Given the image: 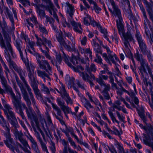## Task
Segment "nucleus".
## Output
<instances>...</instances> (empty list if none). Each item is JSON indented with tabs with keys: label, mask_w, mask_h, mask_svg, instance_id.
Wrapping results in <instances>:
<instances>
[{
	"label": "nucleus",
	"mask_w": 153,
	"mask_h": 153,
	"mask_svg": "<svg viewBox=\"0 0 153 153\" xmlns=\"http://www.w3.org/2000/svg\"><path fill=\"white\" fill-rule=\"evenodd\" d=\"M60 16L61 18L63 26L64 27H65L66 26L69 27L70 26L69 24L66 22L65 19L63 15L62 14H60Z\"/></svg>",
	"instance_id": "72a5a7b5"
},
{
	"label": "nucleus",
	"mask_w": 153,
	"mask_h": 153,
	"mask_svg": "<svg viewBox=\"0 0 153 153\" xmlns=\"http://www.w3.org/2000/svg\"><path fill=\"white\" fill-rule=\"evenodd\" d=\"M13 133L16 138L19 139V140L26 148L24 149V151L27 153H31L28 150V148L30 149V148L27 143V142L22 138L23 136L22 133L21 131L19 132L16 129L13 131Z\"/></svg>",
	"instance_id": "ddd939ff"
},
{
	"label": "nucleus",
	"mask_w": 153,
	"mask_h": 153,
	"mask_svg": "<svg viewBox=\"0 0 153 153\" xmlns=\"http://www.w3.org/2000/svg\"><path fill=\"white\" fill-rule=\"evenodd\" d=\"M87 18H84L83 19V22L85 24L88 25L89 24L88 22V20L91 21V17L89 15H87Z\"/></svg>",
	"instance_id": "a18cd8bd"
},
{
	"label": "nucleus",
	"mask_w": 153,
	"mask_h": 153,
	"mask_svg": "<svg viewBox=\"0 0 153 153\" xmlns=\"http://www.w3.org/2000/svg\"><path fill=\"white\" fill-rule=\"evenodd\" d=\"M0 61L2 65L3 66L5 70V72L6 73V75L7 76H8V73H10V71L7 66V65H6L4 62V61L1 55L0 54Z\"/></svg>",
	"instance_id": "b1692460"
},
{
	"label": "nucleus",
	"mask_w": 153,
	"mask_h": 153,
	"mask_svg": "<svg viewBox=\"0 0 153 153\" xmlns=\"http://www.w3.org/2000/svg\"><path fill=\"white\" fill-rule=\"evenodd\" d=\"M143 141L146 145L151 147L153 151V142H149L146 140H144Z\"/></svg>",
	"instance_id": "864d4df0"
},
{
	"label": "nucleus",
	"mask_w": 153,
	"mask_h": 153,
	"mask_svg": "<svg viewBox=\"0 0 153 153\" xmlns=\"http://www.w3.org/2000/svg\"><path fill=\"white\" fill-rule=\"evenodd\" d=\"M0 28L2 30V33L5 39L7 41H10V37L6 31V30L8 31L9 29L7 23L5 21H3L2 23H0Z\"/></svg>",
	"instance_id": "dca6fc26"
},
{
	"label": "nucleus",
	"mask_w": 153,
	"mask_h": 153,
	"mask_svg": "<svg viewBox=\"0 0 153 153\" xmlns=\"http://www.w3.org/2000/svg\"><path fill=\"white\" fill-rule=\"evenodd\" d=\"M22 4L25 6L29 5L30 3L28 0H20Z\"/></svg>",
	"instance_id": "13d9d810"
},
{
	"label": "nucleus",
	"mask_w": 153,
	"mask_h": 153,
	"mask_svg": "<svg viewBox=\"0 0 153 153\" xmlns=\"http://www.w3.org/2000/svg\"><path fill=\"white\" fill-rule=\"evenodd\" d=\"M23 62L27 68L28 76L31 82H34L36 80V73L34 70L36 67L35 65L32 63H29L27 58L25 59V60H24Z\"/></svg>",
	"instance_id": "9d476101"
},
{
	"label": "nucleus",
	"mask_w": 153,
	"mask_h": 153,
	"mask_svg": "<svg viewBox=\"0 0 153 153\" xmlns=\"http://www.w3.org/2000/svg\"><path fill=\"white\" fill-rule=\"evenodd\" d=\"M38 76L42 78L46 77L48 78V80H50L51 79L47 74L45 72H43L39 70L37 71Z\"/></svg>",
	"instance_id": "c85d7f7f"
},
{
	"label": "nucleus",
	"mask_w": 153,
	"mask_h": 153,
	"mask_svg": "<svg viewBox=\"0 0 153 153\" xmlns=\"http://www.w3.org/2000/svg\"><path fill=\"white\" fill-rule=\"evenodd\" d=\"M125 91L128 94H129V93L125 89L123 88H122V89H118L117 91V93L118 95H121L123 93V91Z\"/></svg>",
	"instance_id": "4d7b16f0"
},
{
	"label": "nucleus",
	"mask_w": 153,
	"mask_h": 153,
	"mask_svg": "<svg viewBox=\"0 0 153 153\" xmlns=\"http://www.w3.org/2000/svg\"><path fill=\"white\" fill-rule=\"evenodd\" d=\"M5 14L7 17L8 18L12 23V30H15V27L14 25V20L12 15L11 13V12L7 8L5 9L4 12Z\"/></svg>",
	"instance_id": "aec40b11"
},
{
	"label": "nucleus",
	"mask_w": 153,
	"mask_h": 153,
	"mask_svg": "<svg viewBox=\"0 0 153 153\" xmlns=\"http://www.w3.org/2000/svg\"><path fill=\"white\" fill-rule=\"evenodd\" d=\"M10 41H7V46H6V47L7 49V54L9 55V56L11 61L14 64H15V66H14L13 65L10 68L9 66L10 63L7 61L9 63V67L11 69H14L15 71H17L19 73L21 79L22 80V81L23 82L25 87L27 89L28 92L29 93L30 99L32 102L33 105L34 107H35L36 108H37V106L36 105V103L35 99L33 97V94L31 92V89L30 88L29 85L27 84V82L24 79V74L22 70V69H21L20 68H19V67H18L15 64V63L14 62L12 61L10 59V54L8 52V51H9V52L11 54L13 58H15L16 57V54L13 51L10 44Z\"/></svg>",
	"instance_id": "f03ea898"
},
{
	"label": "nucleus",
	"mask_w": 153,
	"mask_h": 153,
	"mask_svg": "<svg viewBox=\"0 0 153 153\" xmlns=\"http://www.w3.org/2000/svg\"><path fill=\"white\" fill-rule=\"evenodd\" d=\"M2 104L4 108V111L5 114L7 115L9 122L12 125L16 121V120L13 112V109L10 105L6 102L5 100L2 99Z\"/></svg>",
	"instance_id": "9b49d317"
},
{
	"label": "nucleus",
	"mask_w": 153,
	"mask_h": 153,
	"mask_svg": "<svg viewBox=\"0 0 153 153\" xmlns=\"http://www.w3.org/2000/svg\"><path fill=\"white\" fill-rule=\"evenodd\" d=\"M103 87L104 89L103 91H109L110 89V85H106L105 84Z\"/></svg>",
	"instance_id": "0e129e2a"
},
{
	"label": "nucleus",
	"mask_w": 153,
	"mask_h": 153,
	"mask_svg": "<svg viewBox=\"0 0 153 153\" xmlns=\"http://www.w3.org/2000/svg\"><path fill=\"white\" fill-rule=\"evenodd\" d=\"M109 1L113 9V10L109 9V10L116 18H117L116 20L117 24L118 22L119 23L122 22L123 19L120 10L118 8V6L115 4L114 0H109Z\"/></svg>",
	"instance_id": "f8f14e48"
},
{
	"label": "nucleus",
	"mask_w": 153,
	"mask_h": 153,
	"mask_svg": "<svg viewBox=\"0 0 153 153\" xmlns=\"http://www.w3.org/2000/svg\"><path fill=\"white\" fill-rule=\"evenodd\" d=\"M13 88L15 89L16 92V98L15 94L13 92L12 88L7 85H5V88L6 91L10 94L12 98V102L14 106H16L19 107L20 104V101L21 99V96L20 93L19 92V89L17 88V86L16 84H13Z\"/></svg>",
	"instance_id": "0eeeda50"
},
{
	"label": "nucleus",
	"mask_w": 153,
	"mask_h": 153,
	"mask_svg": "<svg viewBox=\"0 0 153 153\" xmlns=\"http://www.w3.org/2000/svg\"><path fill=\"white\" fill-rule=\"evenodd\" d=\"M37 136V138L39 140L42 146V150L46 152L47 153H48V152L47 148V147L45 144L43 143L42 140L41 138L40 137L39 134Z\"/></svg>",
	"instance_id": "cd10ccee"
},
{
	"label": "nucleus",
	"mask_w": 153,
	"mask_h": 153,
	"mask_svg": "<svg viewBox=\"0 0 153 153\" xmlns=\"http://www.w3.org/2000/svg\"><path fill=\"white\" fill-rule=\"evenodd\" d=\"M42 90L46 94L49 93V90L48 88L46 87L44 84H42Z\"/></svg>",
	"instance_id": "de8ad7c7"
},
{
	"label": "nucleus",
	"mask_w": 153,
	"mask_h": 153,
	"mask_svg": "<svg viewBox=\"0 0 153 153\" xmlns=\"http://www.w3.org/2000/svg\"><path fill=\"white\" fill-rule=\"evenodd\" d=\"M101 54L102 55V57L104 58V59L107 62L109 63L111 65V64L110 62V60L108 58V57L107 56V54L106 53H103L102 54V53Z\"/></svg>",
	"instance_id": "3c124183"
},
{
	"label": "nucleus",
	"mask_w": 153,
	"mask_h": 153,
	"mask_svg": "<svg viewBox=\"0 0 153 153\" xmlns=\"http://www.w3.org/2000/svg\"><path fill=\"white\" fill-rule=\"evenodd\" d=\"M102 93L103 95L104 96L105 98L106 99L108 100L109 99L110 97L107 91H103Z\"/></svg>",
	"instance_id": "052dcab7"
},
{
	"label": "nucleus",
	"mask_w": 153,
	"mask_h": 153,
	"mask_svg": "<svg viewBox=\"0 0 153 153\" xmlns=\"http://www.w3.org/2000/svg\"><path fill=\"white\" fill-rule=\"evenodd\" d=\"M145 65H146L147 68H148L146 64H145L143 63H141V67L140 68V70L142 75H143L144 74H147L146 72V70L144 67Z\"/></svg>",
	"instance_id": "c9c22d12"
},
{
	"label": "nucleus",
	"mask_w": 153,
	"mask_h": 153,
	"mask_svg": "<svg viewBox=\"0 0 153 153\" xmlns=\"http://www.w3.org/2000/svg\"><path fill=\"white\" fill-rule=\"evenodd\" d=\"M74 79L73 77H72L70 80L69 81V84L71 86H73L74 89L76 91V93L78 95V96L80 98L82 97V95L79 92L78 89L77 87H76L74 85Z\"/></svg>",
	"instance_id": "4be33fe9"
},
{
	"label": "nucleus",
	"mask_w": 153,
	"mask_h": 153,
	"mask_svg": "<svg viewBox=\"0 0 153 153\" xmlns=\"http://www.w3.org/2000/svg\"><path fill=\"white\" fill-rule=\"evenodd\" d=\"M68 139L70 144L74 149H77L79 150H81L80 147L79 146H76L75 142L72 140L71 137H68Z\"/></svg>",
	"instance_id": "473e14b6"
},
{
	"label": "nucleus",
	"mask_w": 153,
	"mask_h": 153,
	"mask_svg": "<svg viewBox=\"0 0 153 153\" xmlns=\"http://www.w3.org/2000/svg\"><path fill=\"white\" fill-rule=\"evenodd\" d=\"M19 123L21 124L22 126L23 127V128H24V129H25V131L28 133V131L27 130V128L26 127V126H25L24 123L22 122V121L20 120V119L19 120Z\"/></svg>",
	"instance_id": "bf43d9fd"
},
{
	"label": "nucleus",
	"mask_w": 153,
	"mask_h": 153,
	"mask_svg": "<svg viewBox=\"0 0 153 153\" xmlns=\"http://www.w3.org/2000/svg\"><path fill=\"white\" fill-rule=\"evenodd\" d=\"M108 58L110 61V60L114 64H115L114 59H115L117 61H119V58L114 53H112L111 54L108 55Z\"/></svg>",
	"instance_id": "393cba45"
},
{
	"label": "nucleus",
	"mask_w": 153,
	"mask_h": 153,
	"mask_svg": "<svg viewBox=\"0 0 153 153\" xmlns=\"http://www.w3.org/2000/svg\"><path fill=\"white\" fill-rule=\"evenodd\" d=\"M92 147L93 149H94L96 153H102L101 149L100 147H99L98 151L97 150L98 149L97 143H93L92 146Z\"/></svg>",
	"instance_id": "e433bc0d"
},
{
	"label": "nucleus",
	"mask_w": 153,
	"mask_h": 153,
	"mask_svg": "<svg viewBox=\"0 0 153 153\" xmlns=\"http://www.w3.org/2000/svg\"><path fill=\"white\" fill-rule=\"evenodd\" d=\"M35 36L37 42L36 44L37 46H40L39 50L46 57L51 60V63L53 65H54V61L52 59L51 57L48 54L49 51V49L45 45V42L44 41L43 39L44 37H43L42 40L39 38L38 36L35 34Z\"/></svg>",
	"instance_id": "1a4fd4ad"
},
{
	"label": "nucleus",
	"mask_w": 153,
	"mask_h": 153,
	"mask_svg": "<svg viewBox=\"0 0 153 153\" xmlns=\"http://www.w3.org/2000/svg\"><path fill=\"white\" fill-rule=\"evenodd\" d=\"M56 38L58 42L62 46L64 47L65 49L68 51H70L71 50L70 45L71 43L69 41H67L65 42L60 34H58V36L56 35Z\"/></svg>",
	"instance_id": "a211bd4d"
},
{
	"label": "nucleus",
	"mask_w": 153,
	"mask_h": 153,
	"mask_svg": "<svg viewBox=\"0 0 153 153\" xmlns=\"http://www.w3.org/2000/svg\"><path fill=\"white\" fill-rule=\"evenodd\" d=\"M84 106L86 108V109L89 110L90 108H93V106L91 105V104L88 101L84 104Z\"/></svg>",
	"instance_id": "09e8293b"
},
{
	"label": "nucleus",
	"mask_w": 153,
	"mask_h": 153,
	"mask_svg": "<svg viewBox=\"0 0 153 153\" xmlns=\"http://www.w3.org/2000/svg\"><path fill=\"white\" fill-rule=\"evenodd\" d=\"M67 100H66V102L68 104H72V101L71 100L70 97H69V96L67 94Z\"/></svg>",
	"instance_id": "774afa93"
},
{
	"label": "nucleus",
	"mask_w": 153,
	"mask_h": 153,
	"mask_svg": "<svg viewBox=\"0 0 153 153\" xmlns=\"http://www.w3.org/2000/svg\"><path fill=\"white\" fill-rule=\"evenodd\" d=\"M32 147L33 149L35 151L37 152L38 151V147L37 143L36 142L32 143Z\"/></svg>",
	"instance_id": "680f3d73"
},
{
	"label": "nucleus",
	"mask_w": 153,
	"mask_h": 153,
	"mask_svg": "<svg viewBox=\"0 0 153 153\" xmlns=\"http://www.w3.org/2000/svg\"><path fill=\"white\" fill-rule=\"evenodd\" d=\"M121 104V103L120 100H116L112 104V107L114 108H116L118 110L120 111V108L122 106L120 105Z\"/></svg>",
	"instance_id": "a878e982"
},
{
	"label": "nucleus",
	"mask_w": 153,
	"mask_h": 153,
	"mask_svg": "<svg viewBox=\"0 0 153 153\" xmlns=\"http://www.w3.org/2000/svg\"><path fill=\"white\" fill-rule=\"evenodd\" d=\"M116 113L119 120L121 122H124L125 119L124 115L123 114H120L118 111H117Z\"/></svg>",
	"instance_id": "79ce46f5"
},
{
	"label": "nucleus",
	"mask_w": 153,
	"mask_h": 153,
	"mask_svg": "<svg viewBox=\"0 0 153 153\" xmlns=\"http://www.w3.org/2000/svg\"><path fill=\"white\" fill-rule=\"evenodd\" d=\"M93 45L96 55V58L94 61L100 64H102V59L101 57L98 55L99 54H102L101 47L98 43H96L94 41L93 42Z\"/></svg>",
	"instance_id": "4468645a"
},
{
	"label": "nucleus",
	"mask_w": 153,
	"mask_h": 153,
	"mask_svg": "<svg viewBox=\"0 0 153 153\" xmlns=\"http://www.w3.org/2000/svg\"><path fill=\"white\" fill-rule=\"evenodd\" d=\"M115 146L119 150V153H124V150L122 144L117 142L115 144Z\"/></svg>",
	"instance_id": "2f4dec72"
},
{
	"label": "nucleus",
	"mask_w": 153,
	"mask_h": 153,
	"mask_svg": "<svg viewBox=\"0 0 153 153\" xmlns=\"http://www.w3.org/2000/svg\"><path fill=\"white\" fill-rule=\"evenodd\" d=\"M30 19L32 22L34 23L35 25L36 26V27H38V25L39 24L38 23L36 18L35 16H33L30 18Z\"/></svg>",
	"instance_id": "c03bdc74"
},
{
	"label": "nucleus",
	"mask_w": 153,
	"mask_h": 153,
	"mask_svg": "<svg viewBox=\"0 0 153 153\" xmlns=\"http://www.w3.org/2000/svg\"><path fill=\"white\" fill-rule=\"evenodd\" d=\"M15 45L17 50L19 52V53L20 54L21 58L22 59L23 61V62L24 61V60H25V59H26V58L27 57L26 56L25 57H23L22 53L21 50L20 45L18 43L16 42V44H15Z\"/></svg>",
	"instance_id": "7c9ffc66"
},
{
	"label": "nucleus",
	"mask_w": 153,
	"mask_h": 153,
	"mask_svg": "<svg viewBox=\"0 0 153 153\" xmlns=\"http://www.w3.org/2000/svg\"><path fill=\"white\" fill-rule=\"evenodd\" d=\"M45 18H46V22H49L51 25L54 23V20L52 18L48 17L47 16H45Z\"/></svg>",
	"instance_id": "5fc2aeb1"
},
{
	"label": "nucleus",
	"mask_w": 153,
	"mask_h": 153,
	"mask_svg": "<svg viewBox=\"0 0 153 153\" xmlns=\"http://www.w3.org/2000/svg\"><path fill=\"white\" fill-rule=\"evenodd\" d=\"M53 51L54 53L53 54L56 56V66L60 75L62 77L63 72L62 71L60 70V68L57 65L58 63V64H60L62 61L61 55L59 53H57L55 50H53Z\"/></svg>",
	"instance_id": "6ab92c4d"
},
{
	"label": "nucleus",
	"mask_w": 153,
	"mask_h": 153,
	"mask_svg": "<svg viewBox=\"0 0 153 153\" xmlns=\"http://www.w3.org/2000/svg\"><path fill=\"white\" fill-rule=\"evenodd\" d=\"M67 4V12L69 14L70 17L68 19V22H70L74 27L73 29L75 31L81 33L82 30L81 25L79 23H76L74 21L72 20V16L74 11V7L69 4Z\"/></svg>",
	"instance_id": "6e6552de"
},
{
	"label": "nucleus",
	"mask_w": 153,
	"mask_h": 153,
	"mask_svg": "<svg viewBox=\"0 0 153 153\" xmlns=\"http://www.w3.org/2000/svg\"><path fill=\"white\" fill-rule=\"evenodd\" d=\"M93 100V101H91V102H94L96 105H98L100 106V108H102L101 104L99 102L97 99L95 98H94Z\"/></svg>",
	"instance_id": "6e6d98bb"
},
{
	"label": "nucleus",
	"mask_w": 153,
	"mask_h": 153,
	"mask_svg": "<svg viewBox=\"0 0 153 153\" xmlns=\"http://www.w3.org/2000/svg\"><path fill=\"white\" fill-rule=\"evenodd\" d=\"M43 40L45 42V44H47L48 46L50 48L53 47L51 41L47 40L45 38H44Z\"/></svg>",
	"instance_id": "8fccbe9b"
},
{
	"label": "nucleus",
	"mask_w": 153,
	"mask_h": 153,
	"mask_svg": "<svg viewBox=\"0 0 153 153\" xmlns=\"http://www.w3.org/2000/svg\"><path fill=\"white\" fill-rule=\"evenodd\" d=\"M22 97L26 102L28 108H27L25 105L24 103H22L21 102V100L20 101V104L19 105V107H17L16 106L15 107L16 109H20L22 108L25 109L28 117L29 118L32 119L35 117V113L30 107L31 105V103L28 96L27 93H26V92H25V93L23 95Z\"/></svg>",
	"instance_id": "423d86ee"
},
{
	"label": "nucleus",
	"mask_w": 153,
	"mask_h": 153,
	"mask_svg": "<svg viewBox=\"0 0 153 153\" xmlns=\"http://www.w3.org/2000/svg\"><path fill=\"white\" fill-rule=\"evenodd\" d=\"M139 6L140 8V10L143 16L145 19V20L144 21L145 24L146 25L147 24L149 25V21L148 19H147L145 9H144L142 4H140Z\"/></svg>",
	"instance_id": "5701e85b"
},
{
	"label": "nucleus",
	"mask_w": 153,
	"mask_h": 153,
	"mask_svg": "<svg viewBox=\"0 0 153 153\" xmlns=\"http://www.w3.org/2000/svg\"><path fill=\"white\" fill-rule=\"evenodd\" d=\"M56 100L58 105L60 107L61 109L62 108H63L65 106L64 105L65 102L63 100L59 98H57Z\"/></svg>",
	"instance_id": "a19ab883"
},
{
	"label": "nucleus",
	"mask_w": 153,
	"mask_h": 153,
	"mask_svg": "<svg viewBox=\"0 0 153 153\" xmlns=\"http://www.w3.org/2000/svg\"><path fill=\"white\" fill-rule=\"evenodd\" d=\"M118 1L122 4H126L128 7L130 6L129 0H119Z\"/></svg>",
	"instance_id": "69168bd1"
},
{
	"label": "nucleus",
	"mask_w": 153,
	"mask_h": 153,
	"mask_svg": "<svg viewBox=\"0 0 153 153\" xmlns=\"http://www.w3.org/2000/svg\"><path fill=\"white\" fill-rule=\"evenodd\" d=\"M19 114L20 116H21L22 119L24 120L25 122H27V120L26 119L25 117L24 114L22 111H21V109H19Z\"/></svg>",
	"instance_id": "338daca9"
},
{
	"label": "nucleus",
	"mask_w": 153,
	"mask_h": 153,
	"mask_svg": "<svg viewBox=\"0 0 153 153\" xmlns=\"http://www.w3.org/2000/svg\"><path fill=\"white\" fill-rule=\"evenodd\" d=\"M136 37L138 42L140 48L142 51L145 53L147 51L146 45L144 40L142 39L140 32L137 30H136Z\"/></svg>",
	"instance_id": "2eb2a0df"
},
{
	"label": "nucleus",
	"mask_w": 153,
	"mask_h": 153,
	"mask_svg": "<svg viewBox=\"0 0 153 153\" xmlns=\"http://www.w3.org/2000/svg\"><path fill=\"white\" fill-rule=\"evenodd\" d=\"M93 7L96 12L97 13H99L101 10V8L98 6L97 4L93 6Z\"/></svg>",
	"instance_id": "603ef678"
},
{
	"label": "nucleus",
	"mask_w": 153,
	"mask_h": 153,
	"mask_svg": "<svg viewBox=\"0 0 153 153\" xmlns=\"http://www.w3.org/2000/svg\"><path fill=\"white\" fill-rule=\"evenodd\" d=\"M39 30L43 33L47 34L48 32L45 28L41 24H39L38 25V27Z\"/></svg>",
	"instance_id": "f704fd0d"
},
{
	"label": "nucleus",
	"mask_w": 153,
	"mask_h": 153,
	"mask_svg": "<svg viewBox=\"0 0 153 153\" xmlns=\"http://www.w3.org/2000/svg\"><path fill=\"white\" fill-rule=\"evenodd\" d=\"M79 74L84 80L89 83L91 86H93L94 84L90 80V78L88 74L86 73H85L83 72H79Z\"/></svg>",
	"instance_id": "412c9836"
},
{
	"label": "nucleus",
	"mask_w": 153,
	"mask_h": 153,
	"mask_svg": "<svg viewBox=\"0 0 153 153\" xmlns=\"http://www.w3.org/2000/svg\"><path fill=\"white\" fill-rule=\"evenodd\" d=\"M79 59L78 58H76L74 56H72L71 59V62L74 65L76 66V68L74 67L71 64V68L73 69L74 71L76 72H78L79 69L82 71L84 70V68L80 65H78L79 64Z\"/></svg>",
	"instance_id": "f3484780"
},
{
	"label": "nucleus",
	"mask_w": 153,
	"mask_h": 153,
	"mask_svg": "<svg viewBox=\"0 0 153 153\" xmlns=\"http://www.w3.org/2000/svg\"><path fill=\"white\" fill-rule=\"evenodd\" d=\"M60 83L61 85L60 89L61 93L64 94L66 95V91L65 88V86L62 82H60Z\"/></svg>",
	"instance_id": "37998d69"
},
{
	"label": "nucleus",
	"mask_w": 153,
	"mask_h": 153,
	"mask_svg": "<svg viewBox=\"0 0 153 153\" xmlns=\"http://www.w3.org/2000/svg\"><path fill=\"white\" fill-rule=\"evenodd\" d=\"M76 84L79 87L82 89H85V85L83 84H82L78 80L77 81Z\"/></svg>",
	"instance_id": "e2e57ef3"
},
{
	"label": "nucleus",
	"mask_w": 153,
	"mask_h": 153,
	"mask_svg": "<svg viewBox=\"0 0 153 153\" xmlns=\"http://www.w3.org/2000/svg\"><path fill=\"white\" fill-rule=\"evenodd\" d=\"M108 131H111V132L113 133L116 135L118 136L120 135L123 133L122 130L119 131L115 127H114V131H112L111 130H108Z\"/></svg>",
	"instance_id": "4c0bfd02"
},
{
	"label": "nucleus",
	"mask_w": 153,
	"mask_h": 153,
	"mask_svg": "<svg viewBox=\"0 0 153 153\" xmlns=\"http://www.w3.org/2000/svg\"><path fill=\"white\" fill-rule=\"evenodd\" d=\"M51 105L53 108L57 111V114L59 115H60L61 114V111L59 108L57 106L56 104L53 103H52Z\"/></svg>",
	"instance_id": "58836bf2"
},
{
	"label": "nucleus",
	"mask_w": 153,
	"mask_h": 153,
	"mask_svg": "<svg viewBox=\"0 0 153 153\" xmlns=\"http://www.w3.org/2000/svg\"><path fill=\"white\" fill-rule=\"evenodd\" d=\"M129 94L132 97H134L133 98L134 101V103L136 105H137L139 103V100L138 98L134 96V94L133 92L131 93L130 94Z\"/></svg>",
	"instance_id": "49530a36"
},
{
	"label": "nucleus",
	"mask_w": 153,
	"mask_h": 153,
	"mask_svg": "<svg viewBox=\"0 0 153 153\" xmlns=\"http://www.w3.org/2000/svg\"><path fill=\"white\" fill-rule=\"evenodd\" d=\"M117 25L119 31V34L122 37L124 41V44L125 47L126 52L125 54L126 56L130 58H131V60L133 63H134V60L133 58L132 54L129 49L130 45L129 44V41H133V38L130 33L129 32H128L127 33H124V29L122 24V22H117ZM127 26L128 27V30L130 32L131 29L128 27L130 26L129 25L127 24Z\"/></svg>",
	"instance_id": "7ed1b4c3"
},
{
	"label": "nucleus",
	"mask_w": 153,
	"mask_h": 153,
	"mask_svg": "<svg viewBox=\"0 0 153 153\" xmlns=\"http://www.w3.org/2000/svg\"><path fill=\"white\" fill-rule=\"evenodd\" d=\"M16 79L18 85L20 88L22 95H23L24 94L25 92H26V93H27L26 91L24 88L22 84L21 83L19 80V78L17 76H16Z\"/></svg>",
	"instance_id": "c756f323"
},
{
	"label": "nucleus",
	"mask_w": 153,
	"mask_h": 153,
	"mask_svg": "<svg viewBox=\"0 0 153 153\" xmlns=\"http://www.w3.org/2000/svg\"><path fill=\"white\" fill-rule=\"evenodd\" d=\"M0 118L1 119L0 123L6 131V132L4 133V135L7 138V141L4 140V142L6 146L13 151L12 153H14L15 149L13 147L14 143L12 139L11 138L10 134V130L9 129V124L6 123L2 116L0 115Z\"/></svg>",
	"instance_id": "39448f33"
},
{
	"label": "nucleus",
	"mask_w": 153,
	"mask_h": 153,
	"mask_svg": "<svg viewBox=\"0 0 153 153\" xmlns=\"http://www.w3.org/2000/svg\"><path fill=\"white\" fill-rule=\"evenodd\" d=\"M48 11L50 13L53 15L54 18L56 19L58 23H59V19L56 14L53 6L50 0H47L44 2L43 4H39L36 8L37 13L40 17H44L45 14L44 10Z\"/></svg>",
	"instance_id": "20e7f679"
},
{
	"label": "nucleus",
	"mask_w": 153,
	"mask_h": 153,
	"mask_svg": "<svg viewBox=\"0 0 153 153\" xmlns=\"http://www.w3.org/2000/svg\"><path fill=\"white\" fill-rule=\"evenodd\" d=\"M61 109L63 111V112L65 114L66 116L68 118V117L67 116L66 114V113H68L71 112V108H69V107L65 105L63 108H62Z\"/></svg>",
	"instance_id": "ea45409f"
},
{
	"label": "nucleus",
	"mask_w": 153,
	"mask_h": 153,
	"mask_svg": "<svg viewBox=\"0 0 153 153\" xmlns=\"http://www.w3.org/2000/svg\"><path fill=\"white\" fill-rule=\"evenodd\" d=\"M22 38L25 40L27 45L25 50L26 55H27V52H28L30 54L35 56L40 68L46 70L48 71H50L51 72V68L48 61L45 60L41 61L40 59L42 58L44 59V57L42 56H40L35 51L33 48L35 43L32 41H30L27 36H24Z\"/></svg>",
	"instance_id": "f257e3e1"
},
{
	"label": "nucleus",
	"mask_w": 153,
	"mask_h": 153,
	"mask_svg": "<svg viewBox=\"0 0 153 153\" xmlns=\"http://www.w3.org/2000/svg\"><path fill=\"white\" fill-rule=\"evenodd\" d=\"M81 52L82 53H83L86 54L87 55L89 56L90 59H92V52L90 49L86 48L81 49Z\"/></svg>",
	"instance_id": "bb28decb"
}]
</instances>
